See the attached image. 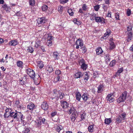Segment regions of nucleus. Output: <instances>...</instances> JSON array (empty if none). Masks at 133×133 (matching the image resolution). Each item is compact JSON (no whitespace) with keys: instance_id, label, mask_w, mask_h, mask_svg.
<instances>
[{"instance_id":"nucleus-1","label":"nucleus","mask_w":133,"mask_h":133,"mask_svg":"<svg viewBox=\"0 0 133 133\" xmlns=\"http://www.w3.org/2000/svg\"><path fill=\"white\" fill-rule=\"evenodd\" d=\"M126 116V114L125 113H123L121 114L118 115L116 118V122L117 123H119L125 119Z\"/></svg>"},{"instance_id":"nucleus-2","label":"nucleus","mask_w":133,"mask_h":133,"mask_svg":"<svg viewBox=\"0 0 133 133\" xmlns=\"http://www.w3.org/2000/svg\"><path fill=\"white\" fill-rule=\"evenodd\" d=\"M132 26H128L127 27V32H128L127 34L128 35V38L127 39V41L128 42H129L131 39L132 37Z\"/></svg>"},{"instance_id":"nucleus-3","label":"nucleus","mask_w":133,"mask_h":133,"mask_svg":"<svg viewBox=\"0 0 133 133\" xmlns=\"http://www.w3.org/2000/svg\"><path fill=\"white\" fill-rule=\"evenodd\" d=\"M37 25L40 26L47 22V20L44 17L38 18L37 20Z\"/></svg>"},{"instance_id":"nucleus-4","label":"nucleus","mask_w":133,"mask_h":133,"mask_svg":"<svg viewBox=\"0 0 133 133\" xmlns=\"http://www.w3.org/2000/svg\"><path fill=\"white\" fill-rule=\"evenodd\" d=\"M127 92L126 91L124 92L120 97L117 99V102L119 103L124 101L127 97Z\"/></svg>"},{"instance_id":"nucleus-5","label":"nucleus","mask_w":133,"mask_h":133,"mask_svg":"<svg viewBox=\"0 0 133 133\" xmlns=\"http://www.w3.org/2000/svg\"><path fill=\"white\" fill-rule=\"evenodd\" d=\"M3 109H5V112L4 113V118H7L8 117L12 111V110L11 108H7L6 107H4Z\"/></svg>"},{"instance_id":"nucleus-6","label":"nucleus","mask_w":133,"mask_h":133,"mask_svg":"<svg viewBox=\"0 0 133 133\" xmlns=\"http://www.w3.org/2000/svg\"><path fill=\"white\" fill-rule=\"evenodd\" d=\"M26 72L28 75L31 78H33L35 76V72L33 70L30 68L26 70Z\"/></svg>"},{"instance_id":"nucleus-7","label":"nucleus","mask_w":133,"mask_h":133,"mask_svg":"<svg viewBox=\"0 0 133 133\" xmlns=\"http://www.w3.org/2000/svg\"><path fill=\"white\" fill-rule=\"evenodd\" d=\"M19 113H21V112H18L16 111L15 112H12L11 113L10 116L13 117L14 119H19L20 118V115H19Z\"/></svg>"},{"instance_id":"nucleus-8","label":"nucleus","mask_w":133,"mask_h":133,"mask_svg":"<svg viewBox=\"0 0 133 133\" xmlns=\"http://www.w3.org/2000/svg\"><path fill=\"white\" fill-rule=\"evenodd\" d=\"M76 44L77 45L76 48V49H78L79 47H81L83 46V41L80 38H79L77 40L76 42Z\"/></svg>"},{"instance_id":"nucleus-9","label":"nucleus","mask_w":133,"mask_h":133,"mask_svg":"<svg viewBox=\"0 0 133 133\" xmlns=\"http://www.w3.org/2000/svg\"><path fill=\"white\" fill-rule=\"evenodd\" d=\"M113 95V94L112 93L108 94L106 98L107 100L108 101H109L110 102H113L114 100V96Z\"/></svg>"},{"instance_id":"nucleus-10","label":"nucleus","mask_w":133,"mask_h":133,"mask_svg":"<svg viewBox=\"0 0 133 133\" xmlns=\"http://www.w3.org/2000/svg\"><path fill=\"white\" fill-rule=\"evenodd\" d=\"M61 105L59 107L64 109L66 108L69 107L68 103L66 101H60Z\"/></svg>"},{"instance_id":"nucleus-11","label":"nucleus","mask_w":133,"mask_h":133,"mask_svg":"<svg viewBox=\"0 0 133 133\" xmlns=\"http://www.w3.org/2000/svg\"><path fill=\"white\" fill-rule=\"evenodd\" d=\"M19 115H20V118L21 123L22 124L23 126H25L26 123V122L25 120V117L23 116V115L21 113H19Z\"/></svg>"},{"instance_id":"nucleus-12","label":"nucleus","mask_w":133,"mask_h":133,"mask_svg":"<svg viewBox=\"0 0 133 133\" xmlns=\"http://www.w3.org/2000/svg\"><path fill=\"white\" fill-rule=\"evenodd\" d=\"M79 64L81 65V68L83 70H85L87 68V65L85 63L83 59L80 61Z\"/></svg>"},{"instance_id":"nucleus-13","label":"nucleus","mask_w":133,"mask_h":133,"mask_svg":"<svg viewBox=\"0 0 133 133\" xmlns=\"http://www.w3.org/2000/svg\"><path fill=\"white\" fill-rule=\"evenodd\" d=\"M27 108L28 109L32 111L35 108V105L32 102L30 103L27 105Z\"/></svg>"},{"instance_id":"nucleus-14","label":"nucleus","mask_w":133,"mask_h":133,"mask_svg":"<svg viewBox=\"0 0 133 133\" xmlns=\"http://www.w3.org/2000/svg\"><path fill=\"white\" fill-rule=\"evenodd\" d=\"M53 37L51 36H48L47 38V40L46 43V44L48 46H51L52 44V39Z\"/></svg>"},{"instance_id":"nucleus-15","label":"nucleus","mask_w":133,"mask_h":133,"mask_svg":"<svg viewBox=\"0 0 133 133\" xmlns=\"http://www.w3.org/2000/svg\"><path fill=\"white\" fill-rule=\"evenodd\" d=\"M41 108L45 110H48L49 108L48 103L46 102H43L41 104Z\"/></svg>"},{"instance_id":"nucleus-16","label":"nucleus","mask_w":133,"mask_h":133,"mask_svg":"<svg viewBox=\"0 0 133 133\" xmlns=\"http://www.w3.org/2000/svg\"><path fill=\"white\" fill-rule=\"evenodd\" d=\"M34 76L35 77L32 78L34 79V81L37 82L38 83V84H39L41 81V78L39 75L37 74L35 75V74Z\"/></svg>"},{"instance_id":"nucleus-17","label":"nucleus","mask_w":133,"mask_h":133,"mask_svg":"<svg viewBox=\"0 0 133 133\" xmlns=\"http://www.w3.org/2000/svg\"><path fill=\"white\" fill-rule=\"evenodd\" d=\"M18 44V41L16 40H11L9 42V45L12 46H15Z\"/></svg>"},{"instance_id":"nucleus-18","label":"nucleus","mask_w":133,"mask_h":133,"mask_svg":"<svg viewBox=\"0 0 133 133\" xmlns=\"http://www.w3.org/2000/svg\"><path fill=\"white\" fill-rule=\"evenodd\" d=\"M95 21L97 22H100L101 23H105V19L103 18H101L99 17H95Z\"/></svg>"},{"instance_id":"nucleus-19","label":"nucleus","mask_w":133,"mask_h":133,"mask_svg":"<svg viewBox=\"0 0 133 133\" xmlns=\"http://www.w3.org/2000/svg\"><path fill=\"white\" fill-rule=\"evenodd\" d=\"M104 88V87L103 85L102 84H100L97 88V93H102L103 91Z\"/></svg>"},{"instance_id":"nucleus-20","label":"nucleus","mask_w":133,"mask_h":133,"mask_svg":"<svg viewBox=\"0 0 133 133\" xmlns=\"http://www.w3.org/2000/svg\"><path fill=\"white\" fill-rule=\"evenodd\" d=\"M85 81L86 82L89 78L88 73L86 72L82 74V76Z\"/></svg>"},{"instance_id":"nucleus-21","label":"nucleus","mask_w":133,"mask_h":133,"mask_svg":"<svg viewBox=\"0 0 133 133\" xmlns=\"http://www.w3.org/2000/svg\"><path fill=\"white\" fill-rule=\"evenodd\" d=\"M82 97L83 101L86 102L89 98L88 95L86 93H84L82 96Z\"/></svg>"},{"instance_id":"nucleus-22","label":"nucleus","mask_w":133,"mask_h":133,"mask_svg":"<svg viewBox=\"0 0 133 133\" xmlns=\"http://www.w3.org/2000/svg\"><path fill=\"white\" fill-rule=\"evenodd\" d=\"M54 94L53 95V98L54 99L56 98L57 101L58 100V92L57 90L55 89L53 91Z\"/></svg>"},{"instance_id":"nucleus-23","label":"nucleus","mask_w":133,"mask_h":133,"mask_svg":"<svg viewBox=\"0 0 133 133\" xmlns=\"http://www.w3.org/2000/svg\"><path fill=\"white\" fill-rule=\"evenodd\" d=\"M76 100L78 101H80L81 98L82 97L81 93L78 91L76 92Z\"/></svg>"},{"instance_id":"nucleus-24","label":"nucleus","mask_w":133,"mask_h":133,"mask_svg":"<svg viewBox=\"0 0 133 133\" xmlns=\"http://www.w3.org/2000/svg\"><path fill=\"white\" fill-rule=\"evenodd\" d=\"M2 8L4 10H5L7 12L9 11L10 10V8L9 6H8L7 5L4 4L2 6Z\"/></svg>"},{"instance_id":"nucleus-25","label":"nucleus","mask_w":133,"mask_h":133,"mask_svg":"<svg viewBox=\"0 0 133 133\" xmlns=\"http://www.w3.org/2000/svg\"><path fill=\"white\" fill-rule=\"evenodd\" d=\"M82 76V73L81 72L79 71L76 73L74 77L75 78H78Z\"/></svg>"},{"instance_id":"nucleus-26","label":"nucleus","mask_w":133,"mask_h":133,"mask_svg":"<svg viewBox=\"0 0 133 133\" xmlns=\"http://www.w3.org/2000/svg\"><path fill=\"white\" fill-rule=\"evenodd\" d=\"M96 54L99 55L102 54L103 52L102 48L101 47H98L96 50Z\"/></svg>"},{"instance_id":"nucleus-27","label":"nucleus","mask_w":133,"mask_h":133,"mask_svg":"<svg viewBox=\"0 0 133 133\" xmlns=\"http://www.w3.org/2000/svg\"><path fill=\"white\" fill-rule=\"evenodd\" d=\"M28 2L30 6H34L35 5V0H29Z\"/></svg>"},{"instance_id":"nucleus-28","label":"nucleus","mask_w":133,"mask_h":133,"mask_svg":"<svg viewBox=\"0 0 133 133\" xmlns=\"http://www.w3.org/2000/svg\"><path fill=\"white\" fill-rule=\"evenodd\" d=\"M77 117V115H75L74 114H73V113H72V114L71 116V119L72 122H74L76 120V119Z\"/></svg>"},{"instance_id":"nucleus-29","label":"nucleus","mask_w":133,"mask_h":133,"mask_svg":"<svg viewBox=\"0 0 133 133\" xmlns=\"http://www.w3.org/2000/svg\"><path fill=\"white\" fill-rule=\"evenodd\" d=\"M112 122L111 119V118H106L105 119V123L106 124H109Z\"/></svg>"},{"instance_id":"nucleus-30","label":"nucleus","mask_w":133,"mask_h":133,"mask_svg":"<svg viewBox=\"0 0 133 133\" xmlns=\"http://www.w3.org/2000/svg\"><path fill=\"white\" fill-rule=\"evenodd\" d=\"M46 71L49 72H51L53 71V69L51 66L48 65L46 68Z\"/></svg>"},{"instance_id":"nucleus-31","label":"nucleus","mask_w":133,"mask_h":133,"mask_svg":"<svg viewBox=\"0 0 133 133\" xmlns=\"http://www.w3.org/2000/svg\"><path fill=\"white\" fill-rule=\"evenodd\" d=\"M23 62L21 61H18L17 63V65L18 67L21 68H23Z\"/></svg>"},{"instance_id":"nucleus-32","label":"nucleus","mask_w":133,"mask_h":133,"mask_svg":"<svg viewBox=\"0 0 133 133\" xmlns=\"http://www.w3.org/2000/svg\"><path fill=\"white\" fill-rule=\"evenodd\" d=\"M115 46L113 42H111L110 43L109 49L112 50L114 49L115 47Z\"/></svg>"},{"instance_id":"nucleus-33","label":"nucleus","mask_w":133,"mask_h":133,"mask_svg":"<svg viewBox=\"0 0 133 133\" xmlns=\"http://www.w3.org/2000/svg\"><path fill=\"white\" fill-rule=\"evenodd\" d=\"M111 31L109 29H108L107 30L106 32L104 34V37H106L107 36L111 34Z\"/></svg>"},{"instance_id":"nucleus-34","label":"nucleus","mask_w":133,"mask_h":133,"mask_svg":"<svg viewBox=\"0 0 133 133\" xmlns=\"http://www.w3.org/2000/svg\"><path fill=\"white\" fill-rule=\"evenodd\" d=\"M27 51L28 52L32 53L34 51V49L31 46H30L28 47Z\"/></svg>"},{"instance_id":"nucleus-35","label":"nucleus","mask_w":133,"mask_h":133,"mask_svg":"<svg viewBox=\"0 0 133 133\" xmlns=\"http://www.w3.org/2000/svg\"><path fill=\"white\" fill-rule=\"evenodd\" d=\"M105 61L107 62H109L110 61V57L109 55L107 54L105 56Z\"/></svg>"},{"instance_id":"nucleus-36","label":"nucleus","mask_w":133,"mask_h":133,"mask_svg":"<svg viewBox=\"0 0 133 133\" xmlns=\"http://www.w3.org/2000/svg\"><path fill=\"white\" fill-rule=\"evenodd\" d=\"M59 133H64V130L63 129V127L61 125H59Z\"/></svg>"},{"instance_id":"nucleus-37","label":"nucleus","mask_w":133,"mask_h":133,"mask_svg":"<svg viewBox=\"0 0 133 133\" xmlns=\"http://www.w3.org/2000/svg\"><path fill=\"white\" fill-rule=\"evenodd\" d=\"M36 123V125L38 127H39L41 125V121H40L39 119L35 121Z\"/></svg>"},{"instance_id":"nucleus-38","label":"nucleus","mask_w":133,"mask_h":133,"mask_svg":"<svg viewBox=\"0 0 133 133\" xmlns=\"http://www.w3.org/2000/svg\"><path fill=\"white\" fill-rule=\"evenodd\" d=\"M30 131L29 128H28L25 127L24 128V130L23 132L24 133H29Z\"/></svg>"},{"instance_id":"nucleus-39","label":"nucleus","mask_w":133,"mask_h":133,"mask_svg":"<svg viewBox=\"0 0 133 133\" xmlns=\"http://www.w3.org/2000/svg\"><path fill=\"white\" fill-rule=\"evenodd\" d=\"M44 64L43 62L42 61L39 62L38 64V66L40 68H42L44 66Z\"/></svg>"},{"instance_id":"nucleus-40","label":"nucleus","mask_w":133,"mask_h":133,"mask_svg":"<svg viewBox=\"0 0 133 133\" xmlns=\"http://www.w3.org/2000/svg\"><path fill=\"white\" fill-rule=\"evenodd\" d=\"M93 126V125H91L88 127V130L90 132H93L94 129Z\"/></svg>"},{"instance_id":"nucleus-41","label":"nucleus","mask_w":133,"mask_h":133,"mask_svg":"<svg viewBox=\"0 0 133 133\" xmlns=\"http://www.w3.org/2000/svg\"><path fill=\"white\" fill-rule=\"evenodd\" d=\"M19 100L16 101L15 103V105H16L18 108H19L20 109L21 108V106L19 105Z\"/></svg>"},{"instance_id":"nucleus-42","label":"nucleus","mask_w":133,"mask_h":133,"mask_svg":"<svg viewBox=\"0 0 133 133\" xmlns=\"http://www.w3.org/2000/svg\"><path fill=\"white\" fill-rule=\"evenodd\" d=\"M48 6L46 5H44L42 6V8L43 11H46L48 9Z\"/></svg>"},{"instance_id":"nucleus-43","label":"nucleus","mask_w":133,"mask_h":133,"mask_svg":"<svg viewBox=\"0 0 133 133\" xmlns=\"http://www.w3.org/2000/svg\"><path fill=\"white\" fill-rule=\"evenodd\" d=\"M86 115L85 113H83L81 115V120H84L85 119L86 117Z\"/></svg>"},{"instance_id":"nucleus-44","label":"nucleus","mask_w":133,"mask_h":133,"mask_svg":"<svg viewBox=\"0 0 133 133\" xmlns=\"http://www.w3.org/2000/svg\"><path fill=\"white\" fill-rule=\"evenodd\" d=\"M96 15L95 14L90 15V19L92 21H94L95 19V17H96Z\"/></svg>"},{"instance_id":"nucleus-45","label":"nucleus","mask_w":133,"mask_h":133,"mask_svg":"<svg viewBox=\"0 0 133 133\" xmlns=\"http://www.w3.org/2000/svg\"><path fill=\"white\" fill-rule=\"evenodd\" d=\"M123 71V69L122 68H119L117 71V72L115 74L116 76H117L118 75V73H121Z\"/></svg>"},{"instance_id":"nucleus-46","label":"nucleus","mask_w":133,"mask_h":133,"mask_svg":"<svg viewBox=\"0 0 133 133\" xmlns=\"http://www.w3.org/2000/svg\"><path fill=\"white\" fill-rule=\"evenodd\" d=\"M116 60H113L111 62L110 64V66L111 67H113L114 66L115 64Z\"/></svg>"},{"instance_id":"nucleus-47","label":"nucleus","mask_w":133,"mask_h":133,"mask_svg":"<svg viewBox=\"0 0 133 133\" xmlns=\"http://www.w3.org/2000/svg\"><path fill=\"white\" fill-rule=\"evenodd\" d=\"M68 12L69 15L70 16H73L74 14V12L72 11V9H68Z\"/></svg>"},{"instance_id":"nucleus-48","label":"nucleus","mask_w":133,"mask_h":133,"mask_svg":"<svg viewBox=\"0 0 133 133\" xmlns=\"http://www.w3.org/2000/svg\"><path fill=\"white\" fill-rule=\"evenodd\" d=\"M58 53L57 52H54L53 56L55 58V59H58Z\"/></svg>"},{"instance_id":"nucleus-49","label":"nucleus","mask_w":133,"mask_h":133,"mask_svg":"<svg viewBox=\"0 0 133 133\" xmlns=\"http://www.w3.org/2000/svg\"><path fill=\"white\" fill-rule=\"evenodd\" d=\"M82 9L83 10L86 11L87 9V6L85 4H83L82 6Z\"/></svg>"},{"instance_id":"nucleus-50","label":"nucleus","mask_w":133,"mask_h":133,"mask_svg":"<svg viewBox=\"0 0 133 133\" xmlns=\"http://www.w3.org/2000/svg\"><path fill=\"white\" fill-rule=\"evenodd\" d=\"M59 98L61 99H62L63 98V97L64 96V94L62 92H59Z\"/></svg>"},{"instance_id":"nucleus-51","label":"nucleus","mask_w":133,"mask_h":133,"mask_svg":"<svg viewBox=\"0 0 133 133\" xmlns=\"http://www.w3.org/2000/svg\"><path fill=\"white\" fill-rule=\"evenodd\" d=\"M15 15L19 17L22 16V14L21 12H20L19 11H18L17 12L15 13Z\"/></svg>"},{"instance_id":"nucleus-52","label":"nucleus","mask_w":133,"mask_h":133,"mask_svg":"<svg viewBox=\"0 0 133 133\" xmlns=\"http://www.w3.org/2000/svg\"><path fill=\"white\" fill-rule=\"evenodd\" d=\"M131 11L130 9H127V14L128 16H129L131 14Z\"/></svg>"},{"instance_id":"nucleus-53","label":"nucleus","mask_w":133,"mask_h":133,"mask_svg":"<svg viewBox=\"0 0 133 133\" xmlns=\"http://www.w3.org/2000/svg\"><path fill=\"white\" fill-rule=\"evenodd\" d=\"M94 8L95 10L96 11H97L99 8V5H96L94 6Z\"/></svg>"},{"instance_id":"nucleus-54","label":"nucleus","mask_w":133,"mask_h":133,"mask_svg":"<svg viewBox=\"0 0 133 133\" xmlns=\"http://www.w3.org/2000/svg\"><path fill=\"white\" fill-rule=\"evenodd\" d=\"M115 18L117 20H119V15L118 13H116L115 14Z\"/></svg>"},{"instance_id":"nucleus-55","label":"nucleus","mask_w":133,"mask_h":133,"mask_svg":"<svg viewBox=\"0 0 133 133\" xmlns=\"http://www.w3.org/2000/svg\"><path fill=\"white\" fill-rule=\"evenodd\" d=\"M69 0H60L59 1L61 3L64 4L67 3Z\"/></svg>"},{"instance_id":"nucleus-56","label":"nucleus","mask_w":133,"mask_h":133,"mask_svg":"<svg viewBox=\"0 0 133 133\" xmlns=\"http://www.w3.org/2000/svg\"><path fill=\"white\" fill-rule=\"evenodd\" d=\"M98 73L97 72H94L93 74V77L94 78H96L98 76Z\"/></svg>"},{"instance_id":"nucleus-57","label":"nucleus","mask_w":133,"mask_h":133,"mask_svg":"<svg viewBox=\"0 0 133 133\" xmlns=\"http://www.w3.org/2000/svg\"><path fill=\"white\" fill-rule=\"evenodd\" d=\"M102 7L105 11H106L108 9L107 6L105 5V4H102Z\"/></svg>"},{"instance_id":"nucleus-58","label":"nucleus","mask_w":133,"mask_h":133,"mask_svg":"<svg viewBox=\"0 0 133 133\" xmlns=\"http://www.w3.org/2000/svg\"><path fill=\"white\" fill-rule=\"evenodd\" d=\"M73 22L74 23L78 25L79 24V23L78 21H77V20L76 18H74L73 20Z\"/></svg>"},{"instance_id":"nucleus-59","label":"nucleus","mask_w":133,"mask_h":133,"mask_svg":"<svg viewBox=\"0 0 133 133\" xmlns=\"http://www.w3.org/2000/svg\"><path fill=\"white\" fill-rule=\"evenodd\" d=\"M58 81V75H57V76L55 77L54 79V82L55 83L57 82Z\"/></svg>"},{"instance_id":"nucleus-60","label":"nucleus","mask_w":133,"mask_h":133,"mask_svg":"<svg viewBox=\"0 0 133 133\" xmlns=\"http://www.w3.org/2000/svg\"><path fill=\"white\" fill-rule=\"evenodd\" d=\"M81 48L82 49V50H83L84 51V53L85 52L87 51L86 48L84 46H82L81 47Z\"/></svg>"},{"instance_id":"nucleus-61","label":"nucleus","mask_w":133,"mask_h":133,"mask_svg":"<svg viewBox=\"0 0 133 133\" xmlns=\"http://www.w3.org/2000/svg\"><path fill=\"white\" fill-rule=\"evenodd\" d=\"M74 110L73 108H71L70 109V110L69 112V114H71V113H73V114H74Z\"/></svg>"},{"instance_id":"nucleus-62","label":"nucleus","mask_w":133,"mask_h":133,"mask_svg":"<svg viewBox=\"0 0 133 133\" xmlns=\"http://www.w3.org/2000/svg\"><path fill=\"white\" fill-rule=\"evenodd\" d=\"M40 121H41V122H42L43 124H44L45 123V122L46 121L45 119L44 118H42V119H40Z\"/></svg>"},{"instance_id":"nucleus-63","label":"nucleus","mask_w":133,"mask_h":133,"mask_svg":"<svg viewBox=\"0 0 133 133\" xmlns=\"http://www.w3.org/2000/svg\"><path fill=\"white\" fill-rule=\"evenodd\" d=\"M52 120L55 122H57L58 120V118L57 117L56 118H55V117L52 118Z\"/></svg>"},{"instance_id":"nucleus-64","label":"nucleus","mask_w":133,"mask_h":133,"mask_svg":"<svg viewBox=\"0 0 133 133\" xmlns=\"http://www.w3.org/2000/svg\"><path fill=\"white\" fill-rule=\"evenodd\" d=\"M57 114V112H52L51 113V116L52 117H52H54V116L56 115Z\"/></svg>"}]
</instances>
